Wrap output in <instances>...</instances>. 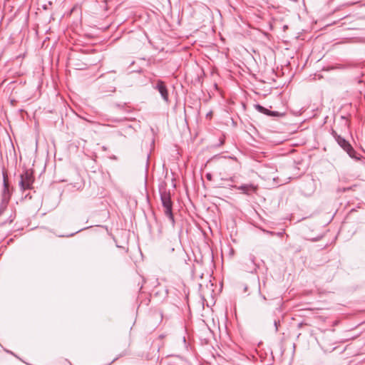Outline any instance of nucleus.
Segmentation results:
<instances>
[{"label": "nucleus", "mask_w": 365, "mask_h": 365, "mask_svg": "<svg viewBox=\"0 0 365 365\" xmlns=\"http://www.w3.org/2000/svg\"><path fill=\"white\" fill-rule=\"evenodd\" d=\"M206 178L208 180H212V175L210 173H207L206 174Z\"/></svg>", "instance_id": "obj_14"}, {"label": "nucleus", "mask_w": 365, "mask_h": 365, "mask_svg": "<svg viewBox=\"0 0 365 365\" xmlns=\"http://www.w3.org/2000/svg\"><path fill=\"white\" fill-rule=\"evenodd\" d=\"M256 257L254 255L250 254L245 259V269L247 272L253 273L256 272L258 268L256 262Z\"/></svg>", "instance_id": "obj_7"}, {"label": "nucleus", "mask_w": 365, "mask_h": 365, "mask_svg": "<svg viewBox=\"0 0 365 365\" xmlns=\"http://www.w3.org/2000/svg\"><path fill=\"white\" fill-rule=\"evenodd\" d=\"M125 103H123V104H116L115 106L119 108H123L125 106Z\"/></svg>", "instance_id": "obj_13"}, {"label": "nucleus", "mask_w": 365, "mask_h": 365, "mask_svg": "<svg viewBox=\"0 0 365 365\" xmlns=\"http://www.w3.org/2000/svg\"><path fill=\"white\" fill-rule=\"evenodd\" d=\"M300 190L305 196L312 195L315 191V183L313 179L304 180L300 185Z\"/></svg>", "instance_id": "obj_5"}, {"label": "nucleus", "mask_w": 365, "mask_h": 365, "mask_svg": "<svg viewBox=\"0 0 365 365\" xmlns=\"http://www.w3.org/2000/svg\"><path fill=\"white\" fill-rule=\"evenodd\" d=\"M13 220H14V219H13V218H11V219H10V220H9V223L12 222H13Z\"/></svg>", "instance_id": "obj_20"}, {"label": "nucleus", "mask_w": 365, "mask_h": 365, "mask_svg": "<svg viewBox=\"0 0 365 365\" xmlns=\"http://www.w3.org/2000/svg\"><path fill=\"white\" fill-rule=\"evenodd\" d=\"M3 182H4V190L3 192L5 195L7 192H9V183L7 181V175L5 173H3Z\"/></svg>", "instance_id": "obj_10"}, {"label": "nucleus", "mask_w": 365, "mask_h": 365, "mask_svg": "<svg viewBox=\"0 0 365 365\" xmlns=\"http://www.w3.org/2000/svg\"><path fill=\"white\" fill-rule=\"evenodd\" d=\"M103 150H107L106 147V146H103Z\"/></svg>", "instance_id": "obj_19"}, {"label": "nucleus", "mask_w": 365, "mask_h": 365, "mask_svg": "<svg viewBox=\"0 0 365 365\" xmlns=\"http://www.w3.org/2000/svg\"><path fill=\"white\" fill-rule=\"evenodd\" d=\"M160 195L162 205L165 209V215L168 217L173 226L175 225V219L173 214V202L171 200L170 193L166 189H160Z\"/></svg>", "instance_id": "obj_2"}, {"label": "nucleus", "mask_w": 365, "mask_h": 365, "mask_svg": "<svg viewBox=\"0 0 365 365\" xmlns=\"http://www.w3.org/2000/svg\"><path fill=\"white\" fill-rule=\"evenodd\" d=\"M20 178L19 186L21 189L23 190L31 189L34 182L32 173L29 170H26L20 175Z\"/></svg>", "instance_id": "obj_3"}, {"label": "nucleus", "mask_w": 365, "mask_h": 365, "mask_svg": "<svg viewBox=\"0 0 365 365\" xmlns=\"http://www.w3.org/2000/svg\"><path fill=\"white\" fill-rule=\"evenodd\" d=\"M261 297H262V299H263V300H264V301L267 299H266V297H265L264 295L261 294Z\"/></svg>", "instance_id": "obj_16"}, {"label": "nucleus", "mask_w": 365, "mask_h": 365, "mask_svg": "<svg viewBox=\"0 0 365 365\" xmlns=\"http://www.w3.org/2000/svg\"><path fill=\"white\" fill-rule=\"evenodd\" d=\"M330 133L337 144L349 155L350 158L355 160L360 159V158L357 155L356 150L348 140L339 135L334 129L331 130Z\"/></svg>", "instance_id": "obj_1"}, {"label": "nucleus", "mask_w": 365, "mask_h": 365, "mask_svg": "<svg viewBox=\"0 0 365 365\" xmlns=\"http://www.w3.org/2000/svg\"><path fill=\"white\" fill-rule=\"evenodd\" d=\"M279 323V321H277V320H274V327H275V331H277L278 330V324Z\"/></svg>", "instance_id": "obj_12"}, {"label": "nucleus", "mask_w": 365, "mask_h": 365, "mask_svg": "<svg viewBox=\"0 0 365 365\" xmlns=\"http://www.w3.org/2000/svg\"><path fill=\"white\" fill-rule=\"evenodd\" d=\"M163 337H164V336H163V335H160V336H159V339H162Z\"/></svg>", "instance_id": "obj_18"}, {"label": "nucleus", "mask_w": 365, "mask_h": 365, "mask_svg": "<svg viewBox=\"0 0 365 365\" xmlns=\"http://www.w3.org/2000/svg\"><path fill=\"white\" fill-rule=\"evenodd\" d=\"M304 324L303 322H300V323L298 324L297 327H298L299 329H301L303 327Z\"/></svg>", "instance_id": "obj_15"}, {"label": "nucleus", "mask_w": 365, "mask_h": 365, "mask_svg": "<svg viewBox=\"0 0 365 365\" xmlns=\"http://www.w3.org/2000/svg\"><path fill=\"white\" fill-rule=\"evenodd\" d=\"M153 87L154 89L157 90L160 93L163 100L166 103H170L168 91L165 85V83L163 81L158 80L156 81V84Z\"/></svg>", "instance_id": "obj_4"}, {"label": "nucleus", "mask_w": 365, "mask_h": 365, "mask_svg": "<svg viewBox=\"0 0 365 365\" xmlns=\"http://www.w3.org/2000/svg\"><path fill=\"white\" fill-rule=\"evenodd\" d=\"M110 158L113 159V160H116L117 157L115 155H113L112 157H110Z\"/></svg>", "instance_id": "obj_17"}, {"label": "nucleus", "mask_w": 365, "mask_h": 365, "mask_svg": "<svg viewBox=\"0 0 365 365\" xmlns=\"http://www.w3.org/2000/svg\"><path fill=\"white\" fill-rule=\"evenodd\" d=\"M8 202L9 200L6 199V197H4L0 203V215L6 210Z\"/></svg>", "instance_id": "obj_9"}, {"label": "nucleus", "mask_w": 365, "mask_h": 365, "mask_svg": "<svg viewBox=\"0 0 365 365\" xmlns=\"http://www.w3.org/2000/svg\"><path fill=\"white\" fill-rule=\"evenodd\" d=\"M255 109L259 111V113H262L263 114H265L267 115H269L270 110L262 106L259 104L255 105Z\"/></svg>", "instance_id": "obj_8"}, {"label": "nucleus", "mask_w": 365, "mask_h": 365, "mask_svg": "<svg viewBox=\"0 0 365 365\" xmlns=\"http://www.w3.org/2000/svg\"><path fill=\"white\" fill-rule=\"evenodd\" d=\"M232 187L236 190H240L242 193L247 195H251L253 193H255L258 189L257 185H255L252 183L243 184L240 186L233 185Z\"/></svg>", "instance_id": "obj_6"}, {"label": "nucleus", "mask_w": 365, "mask_h": 365, "mask_svg": "<svg viewBox=\"0 0 365 365\" xmlns=\"http://www.w3.org/2000/svg\"><path fill=\"white\" fill-rule=\"evenodd\" d=\"M247 286H245V292L247 290Z\"/></svg>", "instance_id": "obj_21"}, {"label": "nucleus", "mask_w": 365, "mask_h": 365, "mask_svg": "<svg viewBox=\"0 0 365 365\" xmlns=\"http://www.w3.org/2000/svg\"><path fill=\"white\" fill-rule=\"evenodd\" d=\"M282 115H283L282 113H279L277 111H272V110H270L269 116L279 117V116H282Z\"/></svg>", "instance_id": "obj_11"}, {"label": "nucleus", "mask_w": 365, "mask_h": 365, "mask_svg": "<svg viewBox=\"0 0 365 365\" xmlns=\"http://www.w3.org/2000/svg\"><path fill=\"white\" fill-rule=\"evenodd\" d=\"M128 128H132V126L131 125H128Z\"/></svg>", "instance_id": "obj_22"}]
</instances>
